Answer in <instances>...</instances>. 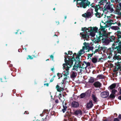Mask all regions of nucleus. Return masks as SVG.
Returning <instances> with one entry per match:
<instances>
[{"instance_id":"obj_30","label":"nucleus","mask_w":121,"mask_h":121,"mask_svg":"<svg viewBox=\"0 0 121 121\" xmlns=\"http://www.w3.org/2000/svg\"><path fill=\"white\" fill-rule=\"evenodd\" d=\"M70 68V67H69L68 66H67V67H65L64 68V69H65L66 71V72L65 73L66 74H68V75L69 74V69Z\"/></svg>"},{"instance_id":"obj_58","label":"nucleus","mask_w":121,"mask_h":121,"mask_svg":"<svg viewBox=\"0 0 121 121\" xmlns=\"http://www.w3.org/2000/svg\"><path fill=\"white\" fill-rule=\"evenodd\" d=\"M99 1H100V5L99 4H96V5H97L98 6H99L102 5H104L103 4V3L102 2V1L101 0H100Z\"/></svg>"},{"instance_id":"obj_53","label":"nucleus","mask_w":121,"mask_h":121,"mask_svg":"<svg viewBox=\"0 0 121 121\" xmlns=\"http://www.w3.org/2000/svg\"><path fill=\"white\" fill-rule=\"evenodd\" d=\"M43 111L47 114H48L49 112V111H48V109L44 110Z\"/></svg>"},{"instance_id":"obj_34","label":"nucleus","mask_w":121,"mask_h":121,"mask_svg":"<svg viewBox=\"0 0 121 121\" xmlns=\"http://www.w3.org/2000/svg\"><path fill=\"white\" fill-rule=\"evenodd\" d=\"M0 80L2 82H7L6 78V76H5L4 77L2 78H0Z\"/></svg>"},{"instance_id":"obj_39","label":"nucleus","mask_w":121,"mask_h":121,"mask_svg":"<svg viewBox=\"0 0 121 121\" xmlns=\"http://www.w3.org/2000/svg\"><path fill=\"white\" fill-rule=\"evenodd\" d=\"M97 77L100 79H103L104 78V76L102 75L99 74L98 75Z\"/></svg>"},{"instance_id":"obj_51","label":"nucleus","mask_w":121,"mask_h":121,"mask_svg":"<svg viewBox=\"0 0 121 121\" xmlns=\"http://www.w3.org/2000/svg\"><path fill=\"white\" fill-rule=\"evenodd\" d=\"M94 48L93 47H89V49L91 51H92V52H93V49Z\"/></svg>"},{"instance_id":"obj_63","label":"nucleus","mask_w":121,"mask_h":121,"mask_svg":"<svg viewBox=\"0 0 121 121\" xmlns=\"http://www.w3.org/2000/svg\"><path fill=\"white\" fill-rule=\"evenodd\" d=\"M117 24L119 26H121V24L120 22H117Z\"/></svg>"},{"instance_id":"obj_42","label":"nucleus","mask_w":121,"mask_h":121,"mask_svg":"<svg viewBox=\"0 0 121 121\" xmlns=\"http://www.w3.org/2000/svg\"><path fill=\"white\" fill-rule=\"evenodd\" d=\"M100 45H99L98 48V50L99 51V52L103 50V49L104 48V47H100Z\"/></svg>"},{"instance_id":"obj_50","label":"nucleus","mask_w":121,"mask_h":121,"mask_svg":"<svg viewBox=\"0 0 121 121\" xmlns=\"http://www.w3.org/2000/svg\"><path fill=\"white\" fill-rule=\"evenodd\" d=\"M59 98V100H60V101L61 102H62V104H63L64 103V101L65 100H63L62 99V98H61V97H58Z\"/></svg>"},{"instance_id":"obj_26","label":"nucleus","mask_w":121,"mask_h":121,"mask_svg":"<svg viewBox=\"0 0 121 121\" xmlns=\"http://www.w3.org/2000/svg\"><path fill=\"white\" fill-rule=\"evenodd\" d=\"M92 97L93 100L95 102V103L97 101V99L95 95L93 94L92 95Z\"/></svg>"},{"instance_id":"obj_12","label":"nucleus","mask_w":121,"mask_h":121,"mask_svg":"<svg viewBox=\"0 0 121 121\" xmlns=\"http://www.w3.org/2000/svg\"><path fill=\"white\" fill-rule=\"evenodd\" d=\"M93 105L92 101L91 100H90L89 102L86 104V108L89 109L91 108L93 106Z\"/></svg>"},{"instance_id":"obj_59","label":"nucleus","mask_w":121,"mask_h":121,"mask_svg":"<svg viewBox=\"0 0 121 121\" xmlns=\"http://www.w3.org/2000/svg\"><path fill=\"white\" fill-rule=\"evenodd\" d=\"M65 59L66 58L67 59H68V58L70 57V56H69L68 55H65Z\"/></svg>"},{"instance_id":"obj_45","label":"nucleus","mask_w":121,"mask_h":121,"mask_svg":"<svg viewBox=\"0 0 121 121\" xmlns=\"http://www.w3.org/2000/svg\"><path fill=\"white\" fill-rule=\"evenodd\" d=\"M103 4L105 3H106V5L109 4L108 2H107V0H101Z\"/></svg>"},{"instance_id":"obj_3","label":"nucleus","mask_w":121,"mask_h":121,"mask_svg":"<svg viewBox=\"0 0 121 121\" xmlns=\"http://www.w3.org/2000/svg\"><path fill=\"white\" fill-rule=\"evenodd\" d=\"M109 40L110 42H114L112 45L113 48H114V49H115L116 50V49H117L118 48L119 49V50H120L121 45L119 44V42H117V43H116L117 40L116 38L114 36H111L109 38Z\"/></svg>"},{"instance_id":"obj_19","label":"nucleus","mask_w":121,"mask_h":121,"mask_svg":"<svg viewBox=\"0 0 121 121\" xmlns=\"http://www.w3.org/2000/svg\"><path fill=\"white\" fill-rule=\"evenodd\" d=\"M88 95V92L86 91L85 93L81 94L80 95V98H83L86 96H87Z\"/></svg>"},{"instance_id":"obj_23","label":"nucleus","mask_w":121,"mask_h":121,"mask_svg":"<svg viewBox=\"0 0 121 121\" xmlns=\"http://www.w3.org/2000/svg\"><path fill=\"white\" fill-rule=\"evenodd\" d=\"M113 59L116 60L117 59L118 60H121V56L120 55H117V54L115 55L113 57Z\"/></svg>"},{"instance_id":"obj_5","label":"nucleus","mask_w":121,"mask_h":121,"mask_svg":"<svg viewBox=\"0 0 121 121\" xmlns=\"http://www.w3.org/2000/svg\"><path fill=\"white\" fill-rule=\"evenodd\" d=\"M99 36L98 37L96 35L97 38L95 40L97 43L101 41L100 38H107L108 37V34L106 31L103 32L102 33L101 31L99 32Z\"/></svg>"},{"instance_id":"obj_36","label":"nucleus","mask_w":121,"mask_h":121,"mask_svg":"<svg viewBox=\"0 0 121 121\" xmlns=\"http://www.w3.org/2000/svg\"><path fill=\"white\" fill-rule=\"evenodd\" d=\"M81 30L83 31L84 32H87L86 31L87 30L89 31V30L88 28H87L86 27H84V28H82ZM89 31H88V32H89Z\"/></svg>"},{"instance_id":"obj_27","label":"nucleus","mask_w":121,"mask_h":121,"mask_svg":"<svg viewBox=\"0 0 121 121\" xmlns=\"http://www.w3.org/2000/svg\"><path fill=\"white\" fill-rule=\"evenodd\" d=\"M77 76V73L74 72H73L71 75V78H74L76 77Z\"/></svg>"},{"instance_id":"obj_56","label":"nucleus","mask_w":121,"mask_h":121,"mask_svg":"<svg viewBox=\"0 0 121 121\" xmlns=\"http://www.w3.org/2000/svg\"><path fill=\"white\" fill-rule=\"evenodd\" d=\"M55 102L56 104H58L59 103V101L58 99H55Z\"/></svg>"},{"instance_id":"obj_4","label":"nucleus","mask_w":121,"mask_h":121,"mask_svg":"<svg viewBox=\"0 0 121 121\" xmlns=\"http://www.w3.org/2000/svg\"><path fill=\"white\" fill-rule=\"evenodd\" d=\"M64 60L65 63L63 64V68L65 67H67V66H68L69 67H71L73 63V61H74L71 57H69L68 58V59H67L65 58Z\"/></svg>"},{"instance_id":"obj_1","label":"nucleus","mask_w":121,"mask_h":121,"mask_svg":"<svg viewBox=\"0 0 121 121\" xmlns=\"http://www.w3.org/2000/svg\"><path fill=\"white\" fill-rule=\"evenodd\" d=\"M77 1V5L78 6H77L78 8H83L84 9L86 8L87 7H89V5L90 4V2L86 0H76Z\"/></svg>"},{"instance_id":"obj_9","label":"nucleus","mask_w":121,"mask_h":121,"mask_svg":"<svg viewBox=\"0 0 121 121\" xmlns=\"http://www.w3.org/2000/svg\"><path fill=\"white\" fill-rule=\"evenodd\" d=\"M66 117L68 118V119H65L64 121H73V118L74 117L71 113L67 112L66 113Z\"/></svg>"},{"instance_id":"obj_8","label":"nucleus","mask_w":121,"mask_h":121,"mask_svg":"<svg viewBox=\"0 0 121 121\" xmlns=\"http://www.w3.org/2000/svg\"><path fill=\"white\" fill-rule=\"evenodd\" d=\"M115 33L117 36L116 38L117 40L116 43L119 42V44H120L121 46V31H118Z\"/></svg>"},{"instance_id":"obj_35","label":"nucleus","mask_w":121,"mask_h":121,"mask_svg":"<svg viewBox=\"0 0 121 121\" xmlns=\"http://www.w3.org/2000/svg\"><path fill=\"white\" fill-rule=\"evenodd\" d=\"M91 61L93 63H95L97 62V60L96 58L94 57L92 58Z\"/></svg>"},{"instance_id":"obj_52","label":"nucleus","mask_w":121,"mask_h":121,"mask_svg":"<svg viewBox=\"0 0 121 121\" xmlns=\"http://www.w3.org/2000/svg\"><path fill=\"white\" fill-rule=\"evenodd\" d=\"M93 53H92V54H88V59L90 57H91L93 55Z\"/></svg>"},{"instance_id":"obj_20","label":"nucleus","mask_w":121,"mask_h":121,"mask_svg":"<svg viewBox=\"0 0 121 121\" xmlns=\"http://www.w3.org/2000/svg\"><path fill=\"white\" fill-rule=\"evenodd\" d=\"M77 56L78 55H77L76 53H73V56L71 57L74 60V61H75V62H76V61H78V60H79V59L77 58Z\"/></svg>"},{"instance_id":"obj_62","label":"nucleus","mask_w":121,"mask_h":121,"mask_svg":"<svg viewBox=\"0 0 121 121\" xmlns=\"http://www.w3.org/2000/svg\"><path fill=\"white\" fill-rule=\"evenodd\" d=\"M113 121H119V120L117 118H115Z\"/></svg>"},{"instance_id":"obj_55","label":"nucleus","mask_w":121,"mask_h":121,"mask_svg":"<svg viewBox=\"0 0 121 121\" xmlns=\"http://www.w3.org/2000/svg\"><path fill=\"white\" fill-rule=\"evenodd\" d=\"M117 8H121V3H119V5L117 6Z\"/></svg>"},{"instance_id":"obj_15","label":"nucleus","mask_w":121,"mask_h":121,"mask_svg":"<svg viewBox=\"0 0 121 121\" xmlns=\"http://www.w3.org/2000/svg\"><path fill=\"white\" fill-rule=\"evenodd\" d=\"M101 85V83L98 81L95 82L93 84V85L96 88H100Z\"/></svg>"},{"instance_id":"obj_33","label":"nucleus","mask_w":121,"mask_h":121,"mask_svg":"<svg viewBox=\"0 0 121 121\" xmlns=\"http://www.w3.org/2000/svg\"><path fill=\"white\" fill-rule=\"evenodd\" d=\"M94 82V79L93 77H91L89 79V82L90 83H92Z\"/></svg>"},{"instance_id":"obj_11","label":"nucleus","mask_w":121,"mask_h":121,"mask_svg":"<svg viewBox=\"0 0 121 121\" xmlns=\"http://www.w3.org/2000/svg\"><path fill=\"white\" fill-rule=\"evenodd\" d=\"M109 95L108 91H104L102 92L100 94V96L103 98H107L108 97Z\"/></svg>"},{"instance_id":"obj_21","label":"nucleus","mask_w":121,"mask_h":121,"mask_svg":"<svg viewBox=\"0 0 121 121\" xmlns=\"http://www.w3.org/2000/svg\"><path fill=\"white\" fill-rule=\"evenodd\" d=\"M90 28H91L90 30V31H92L96 33L97 32L98 28L95 27H91Z\"/></svg>"},{"instance_id":"obj_2","label":"nucleus","mask_w":121,"mask_h":121,"mask_svg":"<svg viewBox=\"0 0 121 121\" xmlns=\"http://www.w3.org/2000/svg\"><path fill=\"white\" fill-rule=\"evenodd\" d=\"M86 65L85 63H84V61L82 63L80 60L76 61L73 66L72 70L78 71L77 69L78 68H82V69H86Z\"/></svg>"},{"instance_id":"obj_49","label":"nucleus","mask_w":121,"mask_h":121,"mask_svg":"<svg viewBox=\"0 0 121 121\" xmlns=\"http://www.w3.org/2000/svg\"><path fill=\"white\" fill-rule=\"evenodd\" d=\"M28 57H27V60H28L29 59L31 60L33 59V57H32V56H30V55H29L28 56Z\"/></svg>"},{"instance_id":"obj_38","label":"nucleus","mask_w":121,"mask_h":121,"mask_svg":"<svg viewBox=\"0 0 121 121\" xmlns=\"http://www.w3.org/2000/svg\"><path fill=\"white\" fill-rule=\"evenodd\" d=\"M63 109H62V111L64 113L66 110V109L67 108V107L66 106H65L64 104V103L63 104Z\"/></svg>"},{"instance_id":"obj_17","label":"nucleus","mask_w":121,"mask_h":121,"mask_svg":"<svg viewBox=\"0 0 121 121\" xmlns=\"http://www.w3.org/2000/svg\"><path fill=\"white\" fill-rule=\"evenodd\" d=\"M56 88L57 91L58 92H60L62 91H63L64 90V88L63 87H60L58 85H56Z\"/></svg>"},{"instance_id":"obj_13","label":"nucleus","mask_w":121,"mask_h":121,"mask_svg":"<svg viewBox=\"0 0 121 121\" xmlns=\"http://www.w3.org/2000/svg\"><path fill=\"white\" fill-rule=\"evenodd\" d=\"M93 13V12H92V13L90 12H87L86 13H85L84 14H82V16L85 18H89L91 15Z\"/></svg>"},{"instance_id":"obj_24","label":"nucleus","mask_w":121,"mask_h":121,"mask_svg":"<svg viewBox=\"0 0 121 121\" xmlns=\"http://www.w3.org/2000/svg\"><path fill=\"white\" fill-rule=\"evenodd\" d=\"M116 8L115 10V12L117 13V14L121 17V12H120V10H121V8Z\"/></svg>"},{"instance_id":"obj_57","label":"nucleus","mask_w":121,"mask_h":121,"mask_svg":"<svg viewBox=\"0 0 121 121\" xmlns=\"http://www.w3.org/2000/svg\"><path fill=\"white\" fill-rule=\"evenodd\" d=\"M99 52V51L98 50V49H97L95 50V51H94L93 53V54H95V53Z\"/></svg>"},{"instance_id":"obj_43","label":"nucleus","mask_w":121,"mask_h":121,"mask_svg":"<svg viewBox=\"0 0 121 121\" xmlns=\"http://www.w3.org/2000/svg\"><path fill=\"white\" fill-rule=\"evenodd\" d=\"M86 44L87 43L86 42H84L83 43V44L85 45V46L83 47L82 48L83 49H84L85 48H86V49H87V47L86 45Z\"/></svg>"},{"instance_id":"obj_32","label":"nucleus","mask_w":121,"mask_h":121,"mask_svg":"<svg viewBox=\"0 0 121 121\" xmlns=\"http://www.w3.org/2000/svg\"><path fill=\"white\" fill-rule=\"evenodd\" d=\"M95 16L97 17L100 18L101 17V14L100 13L97 12L95 14Z\"/></svg>"},{"instance_id":"obj_41","label":"nucleus","mask_w":121,"mask_h":121,"mask_svg":"<svg viewBox=\"0 0 121 121\" xmlns=\"http://www.w3.org/2000/svg\"><path fill=\"white\" fill-rule=\"evenodd\" d=\"M95 33L93 32H91L90 34H89V36L90 35L92 37H94L95 35Z\"/></svg>"},{"instance_id":"obj_25","label":"nucleus","mask_w":121,"mask_h":121,"mask_svg":"<svg viewBox=\"0 0 121 121\" xmlns=\"http://www.w3.org/2000/svg\"><path fill=\"white\" fill-rule=\"evenodd\" d=\"M111 28L112 30H120L119 27L117 26H112L111 27Z\"/></svg>"},{"instance_id":"obj_14","label":"nucleus","mask_w":121,"mask_h":121,"mask_svg":"<svg viewBox=\"0 0 121 121\" xmlns=\"http://www.w3.org/2000/svg\"><path fill=\"white\" fill-rule=\"evenodd\" d=\"M71 106L73 107L77 108L79 107V104L78 102L73 101L72 102L71 104Z\"/></svg>"},{"instance_id":"obj_6","label":"nucleus","mask_w":121,"mask_h":121,"mask_svg":"<svg viewBox=\"0 0 121 121\" xmlns=\"http://www.w3.org/2000/svg\"><path fill=\"white\" fill-rule=\"evenodd\" d=\"M112 46V49L110 48L108 50V51L109 52V54L110 55H112L113 52L114 55H116L117 54V53L121 54V46L120 47V50H119V49L118 48L117 49H116V50L115 49H114V48Z\"/></svg>"},{"instance_id":"obj_46","label":"nucleus","mask_w":121,"mask_h":121,"mask_svg":"<svg viewBox=\"0 0 121 121\" xmlns=\"http://www.w3.org/2000/svg\"><path fill=\"white\" fill-rule=\"evenodd\" d=\"M99 10L101 11H103V13H104L105 11H104V8H103L102 7H101L100 6H99Z\"/></svg>"},{"instance_id":"obj_47","label":"nucleus","mask_w":121,"mask_h":121,"mask_svg":"<svg viewBox=\"0 0 121 121\" xmlns=\"http://www.w3.org/2000/svg\"><path fill=\"white\" fill-rule=\"evenodd\" d=\"M100 29L103 30H104L105 29V26H102L100 24Z\"/></svg>"},{"instance_id":"obj_40","label":"nucleus","mask_w":121,"mask_h":121,"mask_svg":"<svg viewBox=\"0 0 121 121\" xmlns=\"http://www.w3.org/2000/svg\"><path fill=\"white\" fill-rule=\"evenodd\" d=\"M98 6L97 5H96L95 6V8H94L95 9V11L96 12H98V11L99 9V7H98Z\"/></svg>"},{"instance_id":"obj_44","label":"nucleus","mask_w":121,"mask_h":121,"mask_svg":"<svg viewBox=\"0 0 121 121\" xmlns=\"http://www.w3.org/2000/svg\"><path fill=\"white\" fill-rule=\"evenodd\" d=\"M67 79V77H65L62 80V82H61V83L62 84H63L64 83V82L65 80H66Z\"/></svg>"},{"instance_id":"obj_31","label":"nucleus","mask_w":121,"mask_h":121,"mask_svg":"<svg viewBox=\"0 0 121 121\" xmlns=\"http://www.w3.org/2000/svg\"><path fill=\"white\" fill-rule=\"evenodd\" d=\"M113 21L112 20H111L110 19H109V21L108 20L107 21H106V23H109L110 25H111L112 24H114L115 23H113Z\"/></svg>"},{"instance_id":"obj_18","label":"nucleus","mask_w":121,"mask_h":121,"mask_svg":"<svg viewBox=\"0 0 121 121\" xmlns=\"http://www.w3.org/2000/svg\"><path fill=\"white\" fill-rule=\"evenodd\" d=\"M82 114V112L80 110H77L74 112V114L77 116L81 115Z\"/></svg>"},{"instance_id":"obj_10","label":"nucleus","mask_w":121,"mask_h":121,"mask_svg":"<svg viewBox=\"0 0 121 121\" xmlns=\"http://www.w3.org/2000/svg\"><path fill=\"white\" fill-rule=\"evenodd\" d=\"M84 32L82 33H80V35L82 36V37L83 39L88 40L89 38V33H87V32H86L85 34L84 33Z\"/></svg>"},{"instance_id":"obj_7","label":"nucleus","mask_w":121,"mask_h":121,"mask_svg":"<svg viewBox=\"0 0 121 121\" xmlns=\"http://www.w3.org/2000/svg\"><path fill=\"white\" fill-rule=\"evenodd\" d=\"M110 3L109 2V4H108V5H105L104 7V11H108V10H109V12L111 13H112L114 11L113 7L111 6L110 5Z\"/></svg>"},{"instance_id":"obj_28","label":"nucleus","mask_w":121,"mask_h":121,"mask_svg":"<svg viewBox=\"0 0 121 121\" xmlns=\"http://www.w3.org/2000/svg\"><path fill=\"white\" fill-rule=\"evenodd\" d=\"M116 85L115 83H113L109 86V88L111 90L113 89L116 87Z\"/></svg>"},{"instance_id":"obj_22","label":"nucleus","mask_w":121,"mask_h":121,"mask_svg":"<svg viewBox=\"0 0 121 121\" xmlns=\"http://www.w3.org/2000/svg\"><path fill=\"white\" fill-rule=\"evenodd\" d=\"M101 40L103 43L105 44H108L110 43L109 39L107 38H102Z\"/></svg>"},{"instance_id":"obj_16","label":"nucleus","mask_w":121,"mask_h":121,"mask_svg":"<svg viewBox=\"0 0 121 121\" xmlns=\"http://www.w3.org/2000/svg\"><path fill=\"white\" fill-rule=\"evenodd\" d=\"M83 49H82L78 53V56L77 57V58L79 60H80V57L81 56V55L84 53L85 52L83 50Z\"/></svg>"},{"instance_id":"obj_37","label":"nucleus","mask_w":121,"mask_h":121,"mask_svg":"<svg viewBox=\"0 0 121 121\" xmlns=\"http://www.w3.org/2000/svg\"><path fill=\"white\" fill-rule=\"evenodd\" d=\"M84 63H85V64L86 65V67H87L88 66H89L91 64L89 62H87V61H84Z\"/></svg>"},{"instance_id":"obj_60","label":"nucleus","mask_w":121,"mask_h":121,"mask_svg":"<svg viewBox=\"0 0 121 121\" xmlns=\"http://www.w3.org/2000/svg\"><path fill=\"white\" fill-rule=\"evenodd\" d=\"M50 57L51 59H52V60H53L54 59V56L53 55H51L50 56Z\"/></svg>"},{"instance_id":"obj_29","label":"nucleus","mask_w":121,"mask_h":121,"mask_svg":"<svg viewBox=\"0 0 121 121\" xmlns=\"http://www.w3.org/2000/svg\"><path fill=\"white\" fill-rule=\"evenodd\" d=\"M116 96L114 95V94H113L112 93L108 97V99H114L115 97Z\"/></svg>"},{"instance_id":"obj_61","label":"nucleus","mask_w":121,"mask_h":121,"mask_svg":"<svg viewBox=\"0 0 121 121\" xmlns=\"http://www.w3.org/2000/svg\"><path fill=\"white\" fill-rule=\"evenodd\" d=\"M94 3H92L91 4H90V6H91V7L92 8H95V6L94 5H93V4H94Z\"/></svg>"},{"instance_id":"obj_64","label":"nucleus","mask_w":121,"mask_h":121,"mask_svg":"<svg viewBox=\"0 0 121 121\" xmlns=\"http://www.w3.org/2000/svg\"><path fill=\"white\" fill-rule=\"evenodd\" d=\"M118 118L121 120V114H119L118 116Z\"/></svg>"},{"instance_id":"obj_48","label":"nucleus","mask_w":121,"mask_h":121,"mask_svg":"<svg viewBox=\"0 0 121 121\" xmlns=\"http://www.w3.org/2000/svg\"><path fill=\"white\" fill-rule=\"evenodd\" d=\"M117 92V90L115 89H113L112 91V93L114 95L115 93Z\"/></svg>"},{"instance_id":"obj_54","label":"nucleus","mask_w":121,"mask_h":121,"mask_svg":"<svg viewBox=\"0 0 121 121\" xmlns=\"http://www.w3.org/2000/svg\"><path fill=\"white\" fill-rule=\"evenodd\" d=\"M68 55H72L73 54V52L72 51H69L68 52Z\"/></svg>"}]
</instances>
